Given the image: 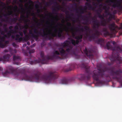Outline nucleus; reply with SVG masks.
Listing matches in <instances>:
<instances>
[{"label":"nucleus","instance_id":"1","mask_svg":"<svg viewBox=\"0 0 122 122\" xmlns=\"http://www.w3.org/2000/svg\"><path fill=\"white\" fill-rule=\"evenodd\" d=\"M26 72L24 68L18 69L11 66H9L6 67V71L4 72H2V74L4 76H7L8 75L11 73L14 76H17L20 74L23 76L22 80L32 81L34 80L37 81L43 80L47 83H49L54 80V72H48L47 74L42 75L41 73L37 72L34 74V76H28L26 74Z\"/></svg>","mask_w":122,"mask_h":122},{"label":"nucleus","instance_id":"2","mask_svg":"<svg viewBox=\"0 0 122 122\" xmlns=\"http://www.w3.org/2000/svg\"><path fill=\"white\" fill-rule=\"evenodd\" d=\"M67 26H66L63 29V30L66 32H68L69 29H70L71 31H73L74 29L76 30V32L79 31L81 30L82 32L84 31V30L86 31V33H85L86 35V37L87 38L88 40L90 41H94L95 39L98 38L99 36L101 35V33L97 30H95V33L92 34L91 35L89 34L88 33L89 31V33H90V31L92 30L88 26L86 25L84 27V29L83 28V26L80 29H77V27H74L73 26H71V23L69 22H67L66 23Z\"/></svg>","mask_w":122,"mask_h":122},{"label":"nucleus","instance_id":"3","mask_svg":"<svg viewBox=\"0 0 122 122\" xmlns=\"http://www.w3.org/2000/svg\"><path fill=\"white\" fill-rule=\"evenodd\" d=\"M105 69L107 70L110 71V75L113 76V78L117 80L122 86V77L121 76L122 70L121 69L115 70V68L114 66L106 67Z\"/></svg>","mask_w":122,"mask_h":122},{"label":"nucleus","instance_id":"4","mask_svg":"<svg viewBox=\"0 0 122 122\" xmlns=\"http://www.w3.org/2000/svg\"><path fill=\"white\" fill-rule=\"evenodd\" d=\"M40 56L42 59H41L39 58L38 60H35L34 61L32 60L34 59V58L31 56L27 60L28 61H29V63L31 65H32L37 63H41L42 64H46L47 63V61L50 60L51 57L49 56H45L44 53L43 51H41L40 52Z\"/></svg>","mask_w":122,"mask_h":122},{"label":"nucleus","instance_id":"5","mask_svg":"<svg viewBox=\"0 0 122 122\" xmlns=\"http://www.w3.org/2000/svg\"><path fill=\"white\" fill-rule=\"evenodd\" d=\"M63 25L62 24H61L60 23H57V25H56L55 27L53 28L54 29V33L49 32V34L51 36H48L49 39H53L52 38L57 37L61 39L65 38V36L62 34L63 30L60 28H59L58 30H57V29L55 28H54L55 27H58V25Z\"/></svg>","mask_w":122,"mask_h":122},{"label":"nucleus","instance_id":"6","mask_svg":"<svg viewBox=\"0 0 122 122\" xmlns=\"http://www.w3.org/2000/svg\"><path fill=\"white\" fill-rule=\"evenodd\" d=\"M81 66L85 69L86 73L84 74L78 75L76 77L80 80H89L91 73L89 67L88 66L87 64L84 63H82Z\"/></svg>","mask_w":122,"mask_h":122},{"label":"nucleus","instance_id":"7","mask_svg":"<svg viewBox=\"0 0 122 122\" xmlns=\"http://www.w3.org/2000/svg\"><path fill=\"white\" fill-rule=\"evenodd\" d=\"M46 29H42L41 30H42L43 32L40 31H39L38 30L36 29H34V33H32V30H30L29 31V34L31 35L32 37L35 39L36 40L38 39L39 36H41L42 37H48V34L45 31V30Z\"/></svg>","mask_w":122,"mask_h":122},{"label":"nucleus","instance_id":"8","mask_svg":"<svg viewBox=\"0 0 122 122\" xmlns=\"http://www.w3.org/2000/svg\"><path fill=\"white\" fill-rule=\"evenodd\" d=\"M98 70L93 71L92 77L95 80L100 83L99 78H103L104 76V72L106 70L101 69H98Z\"/></svg>","mask_w":122,"mask_h":122},{"label":"nucleus","instance_id":"9","mask_svg":"<svg viewBox=\"0 0 122 122\" xmlns=\"http://www.w3.org/2000/svg\"><path fill=\"white\" fill-rule=\"evenodd\" d=\"M110 59L112 63L108 62L107 65L109 66L112 65L113 63L115 62H118L119 64L121 63L122 62V58L119 56L118 54H117L116 55L113 52L112 55L110 57Z\"/></svg>","mask_w":122,"mask_h":122},{"label":"nucleus","instance_id":"10","mask_svg":"<svg viewBox=\"0 0 122 122\" xmlns=\"http://www.w3.org/2000/svg\"><path fill=\"white\" fill-rule=\"evenodd\" d=\"M113 3L112 7L115 8L117 7L120 11H122V0H108ZM119 29H122V22L121 23Z\"/></svg>","mask_w":122,"mask_h":122},{"label":"nucleus","instance_id":"11","mask_svg":"<svg viewBox=\"0 0 122 122\" xmlns=\"http://www.w3.org/2000/svg\"><path fill=\"white\" fill-rule=\"evenodd\" d=\"M82 38V35L79 34L78 36H76L75 37V39H76V41L71 39V41L73 45H75L76 44H78L79 42L81 41Z\"/></svg>","mask_w":122,"mask_h":122},{"label":"nucleus","instance_id":"12","mask_svg":"<svg viewBox=\"0 0 122 122\" xmlns=\"http://www.w3.org/2000/svg\"><path fill=\"white\" fill-rule=\"evenodd\" d=\"M109 28L112 32L111 33L113 35H114L115 37V34L117 32L116 29L118 28V27L114 23H113L109 25Z\"/></svg>","mask_w":122,"mask_h":122},{"label":"nucleus","instance_id":"13","mask_svg":"<svg viewBox=\"0 0 122 122\" xmlns=\"http://www.w3.org/2000/svg\"><path fill=\"white\" fill-rule=\"evenodd\" d=\"M97 15L99 18L102 19L101 21V25L103 26H105L107 25V23L106 20L104 19V15H101L100 13H97Z\"/></svg>","mask_w":122,"mask_h":122},{"label":"nucleus","instance_id":"14","mask_svg":"<svg viewBox=\"0 0 122 122\" xmlns=\"http://www.w3.org/2000/svg\"><path fill=\"white\" fill-rule=\"evenodd\" d=\"M102 34L101 33V35H102ZM99 37L97 38H96L95 39H97L99 37ZM94 41H95V42L98 44H100L101 45L102 47H104L105 48V42L106 41H104V39L102 38H100L96 40H95V39L94 40Z\"/></svg>","mask_w":122,"mask_h":122},{"label":"nucleus","instance_id":"15","mask_svg":"<svg viewBox=\"0 0 122 122\" xmlns=\"http://www.w3.org/2000/svg\"><path fill=\"white\" fill-rule=\"evenodd\" d=\"M86 56L89 58H91L93 57V55L92 52L93 51L92 50H88L86 47L84 51Z\"/></svg>","mask_w":122,"mask_h":122},{"label":"nucleus","instance_id":"16","mask_svg":"<svg viewBox=\"0 0 122 122\" xmlns=\"http://www.w3.org/2000/svg\"><path fill=\"white\" fill-rule=\"evenodd\" d=\"M92 20H93V26L94 29L96 30V29H98L101 25V23L98 22L96 19L93 17L92 18Z\"/></svg>","mask_w":122,"mask_h":122},{"label":"nucleus","instance_id":"17","mask_svg":"<svg viewBox=\"0 0 122 122\" xmlns=\"http://www.w3.org/2000/svg\"><path fill=\"white\" fill-rule=\"evenodd\" d=\"M58 50L60 53L61 56L64 58H66L67 56V53L66 52L63 48H60L58 49Z\"/></svg>","mask_w":122,"mask_h":122},{"label":"nucleus","instance_id":"18","mask_svg":"<svg viewBox=\"0 0 122 122\" xmlns=\"http://www.w3.org/2000/svg\"><path fill=\"white\" fill-rule=\"evenodd\" d=\"M60 53L57 51H54L53 54L52 56H50L51 58L50 59L53 60L54 58L59 59L60 57L58 56L60 55Z\"/></svg>","mask_w":122,"mask_h":122},{"label":"nucleus","instance_id":"19","mask_svg":"<svg viewBox=\"0 0 122 122\" xmlns=\"http://www.w3.org/2000/svg\"><path fill=\"white\" fill-rule=\"evenodd\" d=\"M13 58L14 64L18 65L19 64L18 61L20 60V57L18 56L14 55Z\"/></svg>","mask_w":122,"mask_h":122},{"label":"nucleus","instance_id":"20","mask_svg":"<svg viewBox=\"0 0 122 122\" xmlns=\"http://www.w3.org/2000/svg\"><path fill=\"white\" fill-rule=\"evenodd\" d=\"M102 30L103 32H104V35L105 36H109L111 37H115L114 35H113L112 33H110L108 31L106 28H104Z\"/></svg>","mask_w":122,"mask_h":122},{"label":"nucleus","instance_id":"21","mask_svg":"<svg viewBox=\"0 0 122 122\" xmlns=\"http://www.w3.org/2000/svg\"><path fill=\"white\" fill-rule=\"evenodd\" d=\"M12 14V11H8V13L6 14H4L3 15L4 16L6 17L5 18L6 19V20L5 21L4 19H2V20L3 21H8V20L9 19V18L6 17L7 16L9 15H11Z\"/></svg>","mask_w":122,"mask_h":122},{"label":"nucleus","instance_id":"22","mask_svg":"<svg viewBox=\"0 0 122 122\" xmlns=\"http://www.w3.org/2000/svg\"><path fill=\"white\" fill-rule=\"evenodd\" d=\"M10 57V55L9 54H7L6 55L4 56L3 58L0 57V61H8L9 60Z\"/></svg>","mask_w":122,"mask_h":122},{"label":"nucleus","instance_id":"23","mask_svg":"<svg viewBox=\"0 0 122 122\" xmlns=\"http://www.w3.org/2000/svg\"><path fill=\"white\" fill-rule=\"evenodd\" d=\"M25 16L23 14L21 15L20 16V18L19 19V21L21 20L24 21H25V23H26L27 22L30 21L29 19H25Z\"/></svg>","mask_w":122,"mask_h":122},{"label":"nucleus","instance_id":"24","mask_svg":"<svg viewBox=\"0 0 122 122\" xmlns=\"http://www.w3.org/2000/svg\"><path fill=\"white\" fill-rule=\"evenodd\" d=\"M68 81H69L67 78H64L60 80V83L61 84H66L68 83Z\"/></svg>","mask_w":122,"mask_h":122},{"label":"nucleus","instance_id":"25","mask_svg":"<svg viewBox=\"0 0 122 122\" xmlns=\"http://www.w3.org/2000/svg\"><path fill=\"white\" fill-rule=\"evenodd\" d=\"M15 36L16 37L15 39V40L19 42H20L23 39V38L20 37V35L18 34H16Z\"/></svg>","mask_w":122,"mask_h":122},{"label":"nucleus","instance_id":"26","mask_svg":"<svg viewBox=\"0 0 122 122\" xmlns=\"http://www.w3.org/2000/svg\"><path fill=\"white\" fill-rule=\"evenodd\" d=\"M86 6H87L89 10H94L96 8L95 7H94L92 6L90 4L87 3H86Z\"/></svg>","mask_w":122,"mask_h":122},{"label":"nucleus","instance_id":"27","mask_svg":"<svg viewBox=\"0 0 122 122\" xmlns=\"http://www.w3.org/2000/svg\"><path fill=\"white\" fill-rule=\"evenodd\" d=\"M86 19H84V20H86V21L84 23H83V24L85 25H88V23L89 21V18H90L91 17L90 16H86Z\"/></svg>","mask_w":122,"mask_h":122},{"label":"nucleus","instance_id":"28","mask_svg":"<svg viewBox=\"0 0 122 122\" xmlns=\"http://www.w3.org/2000/svg\"><path fill=\"white\" fill-rule=\"evenodd\" d=\"M68 47L69 48H67L65 51L67 53V55L72 51V47L71 46H69Z\"/></svg>","mask_w":122,"mask_h":122},{"label":"nucleus","instance_id":"29","mask_svg":"<svg viewBox=\"0 0 122 122\" xmlns=\"http://www.w3.org/2000/svg\"><path fill=\"white\" fill-rule=\"evenodd\" d=\"M69 42V41H65L64 42L63 45V47H68L69 46H70L71 45H69L68 44V43Z\"/></svg>","mask_w":122,"mask_h":122},{"label":"nucleus","instance_id":"30","mask_svg":"<svg viewBox=\"0 0 122 122\" xmlns=\"http://www.w3.org/2000/svg\"><path fill=\"white\" fill-rule=\"evenodd\" d=\"M17 20V18H10V20L11 22L15 23L16 22Z\"/></svg>","mask_w":122,"mask_h":122},{"label":"nucleus","instance_id":"31","mask_svg":"<svg viewBox=\"0 0 122 122\" xmlns=\"http://www.w3.org/2000/svg\"><path fill=\"white\" fill-rule=\"evenodd\" d=\"M87 9V8L85 6L84 8H81L80 10V12L81 14H83L84 13V10H86Z\"/></svg>","mask_w":122,"mask_h":122},{"label":"nucleus","instance_id":"32","mask_svg":"<svg viewBox=\"0 0 122 122\" xmlns=\"http://www.w3.org/2000/svg\"><path fill=\"white\" fill-rule=\"evenodd\" d=\"M2 42H3L1 41V40L0 41V47L3 48L6 46V45L3 44Z\"/></svg>","mask_w":122,"mask_h":122},{"label":"nucleus","instance_id":"33","mask_svg":"<svg viewBox=\"0 0 122 122\" xmlns=\"http://www.w3.org/2000/svg\"><path fill=\"white\" fill-rule=\"evenodd\" d=\"M27 29H24L23 31V32L24 33V35H25V36L26 38H29V36H28L27 35H26V34L27 33Z\"/></svg>","mask_w":122,"mask_h":122},{"label":"nucleus","instance_id":"34","mask_svg":"<svg viewBox=\"0 0 122 122\" xmlns=\"http://www.w3.org/2000/svg\"><path fill=\"white\" fill-rule=\"evenodd\" d=\"M13 34L12 31L11 30H9L7 33L8 36V37L9 38L11 36V35Z\"/></svg>","mask_w":122,"mask_h":122},{"label":"nucleus","instance_id":"35","mask_svg":"<svg viewBox=\"0 0 122 122\" xmlns=\"http://www.w3.org/2000/svg\"><path fill=\"white\" fill-rule=\"evenodd\" d=\"M110 42V45H111H111H110V43H112V44H113V45H114L115 44V43H116V42H115V41H110H110H108V42H107V43L106 44V46H105V48H107V49H108V50H109V49H108L106 47V45H107V43H108V42ZM111 46H112L113 47H113L111 45ZM115 47V46H114V47ZM110 50H111V49H110Z\"/></svg>","mask_w":122,"mask_h":122},{"label":"nucleus","instance_id":"36","mask_svg":"<svg viewBox=\"0 0 122 122\" xmlns=\"http://www.w3.org/2000/svg\"><path fill=\"white\" fill-rule=\"evenodd\" d=\"M0 39L1 41L4 42L5 41V38L3 36L1 37V36H0Z\"/></svg>","mask_w":122,"mask_h":122},{"label":"nucleus","instance_id":"37","mask_svg":"<svg viewBox=\"0 0 122 122\" xmlns=\"http://www.w3.org/2000/svg\"><path fill=\"white\" fill-rule=\"evenodd\" d=\"M72 68H70L69 69H67L66 70V71L67 72H68L69 71H70L72 70L74 68V65H73L71 66Z\"/></svg>","mask_w":122,"mask_h":122},{"label":"nucleus","instance_id":"38","mask_svg":"<svg viewBox=\"0 0 122 122\" xmlns=\"http://www.w3.org/2000/svg\"><path fill=\"white\" fill-rule=\"evenodd\" d=\"M35 52V50L33 49L30 50L29 51V53L30 54L34 53Z\"/></svg>","mask_w":122,"mask_h":122},{"label":"nucleus","instance_id":"39","mask_svg":"<svg viewBox=\"0 0 122 122\" xmlns=\"http://www.w3.org/2000/svg\"><path fill=\"white\" fill-rule=\"evenodd\" d=\"M25 26H24L22 25H20V26L19 27L20 29V30H22L23 29L25 28Z\"/></svg>","mask_w":122,"mask_h":122},{"label":"nucleus","instance_id":"40","mask_svg":"<svg viewBox=\"0 0 122 122\" xmlns=\"http://www.w3.org/2000/svg\"><path fill=\"white\" fill-rule=\"evenodd\" d=\"M109 17L111 19H114V15L111 14L110 15H109Z\"/></svg>","mask_w":122,"mask_h":122},{"label":"nucleus","instance_id":"41","mask_svg":"<svg viewBox=\"0 0 122 122\" xmlns=\"http://www.w3.org/2000/svg\"><path fill=\"white\" fill-rule=\"evenodd\" d=\"M102 11V10L101 9V8H99L97 10V13L98 12H100L99 13H100Z\"/></svg>","mask_w":122,"mask_h":122},{"label":"nucleus","instance_id":"42","mask_svg":"<svg viewBox=\"0 0 122 122\" xmlns=\"http://www.w3.org/2000/svg\"><path fill=\"white\" fill-rule=\"evenodd\" d=\"M25 24V25L24 26H25V29H27V28L28 27V24H27V23H25V21H24Z\"/></svg>","mask_w":122,"mask_h":122},{"label":"nucleus","instance_id":"43","mask_svg":"<svg viewBox=\"0 0 122 122\" xmlns=\"http://www.w3.org/2000/svg\"><path fill=\"white\" fill-rule=\"evenodd\" d=\"M11 30L12 31L13 34L17 33V31L16 30Z\"/></svg>","mask_w":122,"mask_h":122},{"label":"nucleus","instance_id":"44","mask_svg":"<svg viewBox=\"0 0 122 122\" xmlns=\"http://www.w3.org/2000/svg\"><path fill=\"white\" fill-rule=\"evenodd\" d=\"M34 20L36 22V23L37 24V25L38 26H40V23L38 22V21H36L35 19Z\"/></svg>","mask_w":122,"mask_h":122},{"label":"nucleus","instance_id":"45","mask_svg":"<svg viewBox=\"0 0 122 122\" xmlns=\"http://www.w3.org/2000/svg\"><path fill=\"white\" fill-rule=\"evenodd\" d=\"M19 27L18 25H16L14 27V29L16 30H18L19 29Z\"/></svg>","mask_w":122,"mask_h":122},{"label":"nucleus","instance_id":"46","mask_svg":"<svg viewBox=\"0 0 122 122\" xmlns=\"http://www.w3.org/2000/svg\"><path fill=\"white\" fill-rule=\"evenodd\" d=\"M105 13L108 15H110L111 14L107 10L105 11Z\"/></svg>","mask_w":122,"mask_h":122},{"label":"nucleus","instance_id":"47","mask_svg":"<svg viewBox=\"0 0 122 122\" xmlns=\"http://www.w3.org/2000/svg\"><path fill=\"white\" fill-rule=\"evenodd\" d=\"M0 32H1V34L2 35H4L5 34L4 32L2 31L0 29Z\"/></svg>","mask_w":122,"mask_h":122},{"label":"nucleus","instance_id":"48","mask_svg":"<svg viewBox=\"0 0 122 122\" xmlns=\"http://www.w3.org/2000/svg\"><path fill=\"white\" fill-rule=\"evenodd\" d=\"M19 33L20 35L22 37L23 36V33L22 32L20 31L19 32Z\"/></svg>","mask_w":122,"mask_h":122},{"label":"nucleus","instance_id":"49","mask_svg":"<svg viewBox=\"0 0 122 122\" xmlns=\"http://www.w3.org/2000/svg\"><path fill=\"white\" fill-rule=\"evenodd\" d=\"M3 37H4L5 38H8V35L7 34H5L4 35V36H3Z\"/></svg>","mask_w":122,"mask_h":122},{"label":"nucleus","instance_id":"50","mask_svg":"<svg viewBox=\"0 0 122 122\" xmlns=\"http://www.w3.org/2000/svg\"><path fill=\"white\" fill-rule=\"evenodd\" d=\"M12 45L13 46L15 47H16V45L14 42H13L12 43Z\"/></svg>","mask_w":122,"mask_h":122},{"label":"nucleus","instance_id":"51","mask_svg":"<svg viewBox=\"0 0 122 122\" xmlns=\"http://www.w3.org/2000/svg\"><path fill=\"white\" fill-rule=\"evenodd\" d=\"M35 7L36 9H38L39 7V5L38 4H36L35 5Z\"/></svg>","mask_w":122,"mask_h":122},{"label":"nucleus","instance_id":"52","mask_svg":"<svg viewBox=\"0 0 122 122\" xmlns=\"http://www.w3.org/2000/svg\"><path fill=\"white\" fill-rule=\"evenodd\" d=\"M56 8L57 10H58L60 9V6L59 5H58L56 7Z\"/></svg>","mask_w":122,"mask_h":122},{"label":"nucleus","instance_id":"53","mask_svg":"<svg viewBox=\"0 0 122 122\" xmlns=\"http://www.w3.org/2000/svg\"><path fill=\"white\" fill-rule=\"evenodd\" d=\"M9 29L10 30H12V29L13 28V27L12 26H10L9 27Z\"/></svg>","mask_w":122,"mask_h":122},{"label":"nucleus","instance_id":"54","mask_svg":"<svg viewBox=\"0 0 122 122\" xmlns=\"http://www.w3.org/2000/svg\"><path fill=\"white\" fill-rule=\"evenodd\" d=\"M8 29L7 28H5L4 29V31L5 32H7Z\"/></svg>","mask_w":122,"mask_h":122},{"label":"nucleus","instance_id":"55","mask_svg":"<svg viewBox=\"0 0 122 122\" xmlns=\"http://www.w3.org/2000/svg\"><path fill=\"white\" fill-rule=\"evenodd\" d=\"M11 38L13 39H15V36L13 35H11Z\"/></svg>","mask_w":122,"mask_h":122},{"label":"nucleus","instance_id":"56","mask_svg":"<svg viewBox=\"0 0 122 122\" xmlns=\"http://www.w3.org/2000/svg\"><path fill=\"white\" fill-rule=\"evenodd\" d=\"M72 36L73 37H75V34L74 32L72 33Z\"/></svg>","mask_w":122,"mask_h":122},{"label":"nucleus","instance_id":"57","mask_svg":"<svg viewBox=\"0 0 122 122\" xmlns=\"http://www.w3.org/2000/svg\"><path fill=\"white\" fill-rule=\"evenodd\" d=\"M112 19H111L109 17V18L107 19V21L108 22H109L110 21H111Z\"/></svg>","mask_w":122,"mask_h":122},{"label":"nucleus","instance_id":"58","mask_svg":"<svg viewBox=\"0 0 122 122\" xmlns=\"http://www.w3.org/2000/svg\"><path fill=\"white\" fill-rule=\"evenodd\" d=\"M100 8H101L103 7V5L102 4H101L99 5Z\"/></svg>","mask_w":122,"mask_h":122},{"label":"nucleus","instance_id":"59","mask_svg":"<svg viewBox=\"0 0 122 122\" xmlns=\"http://www.w3.org/2000/svg\"><path fill=\"white\" fill-rule=\"evenodd\" d=\"M21 25V24L19 23H17L16 25H18L19 27Z\"/></svg>","mask_w":122,"mask_h":122},{"label":"nucleus","instance_id":"60","mask_svg":"<svg viewBox=\"0 0 122 122\" xmlns=\"http://www.w3.org/2000/svg\"><path fill=\"white\" fill-rule=\"evenodd\" d=\"M5 44H7L9 43V42L8 41H5Z\"/></svg>","mask_w":122,"mask_h":122},{"label":"nucleus","instance_id":"61","mask_svg":"<svg viewBox=\"0 0 122 122\" xmlns=\"http://www.w3.org/2000/svg\"><path fill=\"white\" fill-rule=\"evenodd\" d=\"M107 8V6H106L105 5L103 7V9H106Z\"/></svg>","mask_w":122,"mask_h":122},{"label":"nucleus","instance_id":"62","mask_svg":"<svg viewBox=\"0 0 122 122\" xmlns=\"http://www.w3.org/2000/svg\"><path fill=\"white\" fill-rule=\"evenodd\" d=\"M37 13H39L40 12V10L39 9H37Z\"/></svg>","mask_w":122,"mask_h":122},{"label":"nucleus","instance_id":"63","mask_svg":"<svg viewBox=\"0 0 122 122\" xmlns=\"http://www.w3.org/2000/svg\"><path fill=\"white\" fill-rule=\"evenodd\" d=\"M14 9L16 10L17 9V6H16L14 7Z\"/></svg>","mask_w":122,"mask_h":122},{"label":"nucleus","instance_id":"64","mask_svg":"<svg viewBox=\"0 0 122 122\" xmlns=\"http://www.w3.org/2000/svg\"><path fill=\"white\" fill-rule=\"evenodd\" d=\"M4 52H8V51L6 49H5L4 50Z\"/></svg>","mask_w":122,"mask_h":122}]
</instances>
